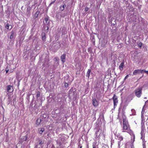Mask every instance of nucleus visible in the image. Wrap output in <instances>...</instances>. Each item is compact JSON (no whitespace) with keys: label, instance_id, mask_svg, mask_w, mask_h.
<instances>
[{"label":"nucleus","instance_id":"obj_16","mask_svg":"<svg viewBox=\"0 0 148 148\" xmlns=\"http://www.w3.org/2000/svg\"><path fill=\"white\" fill-rule=\"evenodd\" d=\"M41 120L40 118H38L36 121V124L38 125L41 122Z\"/></svg>","mask_w":148,"mask_h":148},{"label":"nucleus","instance_id":"obj_24","mask_svg":"<svg viewBox=\"0 0 148 148\" xmlns=\"http://www.w3.org/2000/svg\"><path fill=\"white\" fill-rule=\"evenodd\" d=\"M44 25L45 26H47L49 27L50 26V22L49 21L47 23L45 24H44Z\"/></svg>","mask_w":148,"mask_h":148},{"label":"nucleus","instance_id":"obj_7","mask_svg":"<svg viewBox=\"0 0 148 148\" xmlns=\"http://www.w3.org/2000/svg\"><path fill=\"white\" fill-rule=\"evenodd\" d=\"M101 129H99L97 131L95 134L96 138H98L99 136L101 134Z\"/></svg>","mask_w":148,"mask_h":148},{"label":"nucleus","instance_id":"obj_27","mask_svg":"<svg viewBox=\"0 0 148 148\" xmlns=\"http://www.w3.org/2000/svg\"><path fill=\"white\" fill-rule=\"evenodd\" d=\"M144 107H145V105L143 106V109H142V111L141 112V115H142V116L143 114H144Z\"/></svg>","mask_w":148,"mask_h":148},{"label":"nucleus","instance_id":"obj_11","mask_svg":"<svg viewBox=\"0 0 148 148\" xmlns=\"http://www.w3.org/2000/svg\"><path fill=\"white\" fill-rule=\"evenodd\" d=\"M44 131L45 129L43 128H39L38 129L39 133L40 134H42Z\"/></svg>","mask_w":148,"mask_h":148},{"label":"nucleus","instance_id":"obj_40","mask_svg":"<svg viewBox=\"0 0 148 148\" xmlns=\"http://www.w3.org/2000/svg\"><path fill=\"white\" fill-rule=\"evenodd\" d=\"M134 18H135L134 20H133V22H135L136 21V16H134Z\"/></svg>","mask_w":148,"mask_h":148},{"label":"nucleus","instance_id":"obj_45","mask_svg":"<svg viewBox=\"0 0 148 148\" xmlns=\"http://www.w3.org/2000/svg\"><path fill=\"white\" fill-rule=\"evenodd\" d=\"M122 132H125V131H123Z\"/></svg>","mask_w":148,"mask_h":148},{"label":"nucleus","instance_id":"obj_35","mask_svg":"<svg viewBox=\"0 0 148 148\" xmlns=\"http://www.w3.org/2000/svg\"><path fill=\"white\" fill-rule=\"evenodd\" d=\"M56 0H54L53 1H52L49 4V6H51L52 4L54 3L55 2Z\"/></svg>","mask_w":148,"mask_h":148},{"label":"nucleus","instance_id":"obj_32","mask_svg":"<svg viewBox=\"0 0 148 148\" xmlns=\"http://www.w3.org/2000/svg\"><path fill=\"white\" fill-rule=\"evenodd\" d=\"M89 8L87 7H86L85 8V12H87L88 11Z\"/></svg>","mask_w":148,"mask_h":148},{"label":"nucleus","instance_id":"obj_20","mask_svg":"<svg viewBox=\"0 0 148 148\" xmlns=\"http://www.w3.org/2000/svg\"><path fill=\"white\" fill-rule=\"evenodd\" d=\"M14 33L13 32H11V34L10 36V38L11 39H13L14 38Z\"/></svg>","mask_w":148,"mask_h":148},{"label":"nucleus","instance_id":"obj_17","mask_svg":"<svg viewBox=\"0 0 148 148\" xmlns=\"http://www.w3.org/2000/svg\"><path fill=\"white\" fill-rule=\"evenodd\" d=\"M91 71L90 69H88V70L87 72V73L86 75V76L88 77V78H89L90 76V74Z\"/></svg>","mask_w":148,"mask_h":148},{"label":"nucleus","instance_id":"obj_19","mask_svg":"<svg viewBox=\"0 0 148 148\" xmlns=\"http://www.w3.org/2000/svg\"><path fill=\"white\" fill-rule=\"evenodd\" d=\"M66 7V5L65 4L63 5L62 6H61L60 8V10L62 11L64 10V9Z\"/></svg>","mask_w":148,"mask_h":148},{"label":"nucleus","instance_id":"obj_18","mask_svg":"<svg viewBox=\"0 0 148 148\" xmlns=\"http://www.w3.org/2000/svg\"><path fill=\"white\" fill-rule=\"evenodd\" d=\"M43 28V29H45V31H47V32L48 31V30L49 28V27L44 25Z\"/></svg>","mask_w":148,"mask_h":148},{"label":"nucleus","instance_id":"obj_48","mask_svg":"<svg viewBox=\"0 0 148 148\" xmlns=\"http://www.w3.org/2000/svg\"><path fill=\"white\" fill-rule=\"evenodd\" d=\"M148 101H148H146V102H145V103H146L147 102V101Z\"/></svg>","mask_w":148,"mask_h":148},{"label":"nucleus","instance_id":"obj_28","mask_svg":"<svg viewBox=\"0 0 148 148\" xmlns=\"http://www.w3.org/2000/svg\"><path fill=\"white\" fill-rule=\"evenodd\" d=\"M131 111L132 112L133 115H134L135 114V111L134 109H132L131 110Z\"/></svg>","mask_w":148,"mask_h":148},{"label":"nucleus","instance_id":"obj_15","mask_svg":"<svg viewBox=\"0 0 148 148\" xmlns=\"http://www.w3.org/2000/svg\"><path fill=\"white\" fill-rule=\"evenodd\" d=\"M39 11H37L35 13V14L34 16V18H37L38 16V14H39Z\"/></svg>","mask_w":148,"mask_h":148},{"label":"nucleus","instance_id":"obj_29","mask_svg":"<svg viewBox=\"0 0 148 148\" xmlns=\"http://www.w3.org/2000/svg\"><path fill=\"white\" fill-rule=\"evenodd\" d=\"M142 45V43L141 42H140L138 44V47L140 48H141Z\"/></svg>","mask_w":148,"mask_h":148},{"label":"nucleus","instance_id":"obj_2","mask_svg":"<svg viewBox=\"0 0 148 148\" xmlns=\"http://www.w3.org/2000/svg\"><path fill=\"white\" fill-rule=\"evenodd\" d=\"M142 88L140 87L136 89L134 91L136 95L138 97H140L142 94Z\"/></svg>","mask_w":148,"mask_h":148},{"label":"nucleus","instance_id":"obj_22","mask_svg":"<svg viewBox=\"0 0 148 148\" xmlns=\"http://www.w3.org/2000/svg\"><path fill=\"white\" fill-rule=\"evenodd\" d=\"M10 26V25L9 24L7 23V24H5V28L7 29H8L9 28Z\"/></svg>","mask_w":148,"mask_h":148},{"label":"nucleus","instance_id":"obj_21","mask_svg":"<svg viewBox=\"0 0 148 148\" xmlns=\"http://www.w3.org/2000/svg\"><path fill=\"white\" fill-rule=\"evenodd\" d=\"M36 96L37 98H38V97H40V92L39 91L37 92Z\"/></svg>","mask_w":148,"mask_h":148},{"label":"nucleus","instance_id":"obj_43","mask_svg":"<svg viewBox=\"0 0 148 148\" xmlns=\"http://www.w3.org/2000/svg\"><path fill=\"white\" fill-rule=\"evenodd\" d=\"M11 27L10 28V29H12V27L11 26Z\"/></svg>","mask_w":148,"mask_h":148},{"label":"nucleus","instance_id":"obj_37","mask_svg":"<svg viewBox=\"0 0 148 148\" xmlns=\"http://www.w3.org/2000/svg\"><path fill=\"white\" fill-rule=\"evenodd\" d=\"M24 139L25 138V139L24 140L25 141H26L27 140V136H24Z\"/></svg>","mask_w":148,"mask_h":148},{"label":"nucleus","instance_id":"obj_30","mask_svg":"<svg viewBox=\"0 0 148 148\" xmlns=\"http://www.w3.org/2000/svg\"><path fill=\"white\" fill-rule=\"evenodd\" d=\"M9 70V68H8V66H7L6 68L5 69V71H6V73H7Z\"/></svg>","mask_w":148,"mask_h":148},{"label":"nucleus","instance_id":"obj_36","mask_svg":"<svg viewBox=\"0 0 148 148\" xmlns=\"http://www.w3.org/2000/svg\"><path fill=\"white\" fill-rule=\"evenodd\" d=\"M129 76V75H127L124 78V81H125L126 79H127L128 77Z\"/></svg>","mask_w":148,"mask_h":148},{"label":"nucleus","instance_id":"obj_23","mask_svg":"<svg viewBox=\"0 0 148 148\" xmlns=\"http://www.w3.org/2000/svg\"><path fill=\"white\" fill-rule=\"evenodd\" d=\"M72 93H73V92L72 91V90H71V89H70L69 91V97H70V98L71 97V94Z\"/></svg>","mask_w":148,"mask_h":148},{"label":"nucleus","instance_id":"obj_9","mask_svg":"<svg viewBox=\"0 0 148 148\" xmlns=\"http://www.w3.org/2000/svg\"><path fill=\"white\" fill-rule=\"evenodd\" d=\"M141 133L142 132H143L144 131V130L145 128V125L144 123L143 122V120H142L141 122Z\"/></svg>","mask_w":148,"mask_h":148},{"label":"nucleus","instance_id":"obj_26","mask_svg":"<svg viewBox=\"0 0 148 148\" xmlns=\"http://www.w3.org/2000/svg\"><path fill=\"white\" fill-rule=\"evenodd\" d=\"M129 148H134L133 143H131L129 147Z\"/></svg>","mask_w":148,"mask_h":148},{"label":"nucleus","instance_id":"obj_13","mask_svg":"<svg viewBox=\"0 0 148 148\" xmlns=\"http://www.w3.org/2000/svg\"><path fill=\"white\" fill-rule=\"evenodd\" d=\"M62 34L64 35L66 33V28L65 27H64L62 28Z\"/></svg>","mask_w":148,"mask_h":148},{"label":"nucleus","instance_id":"obj_47","mask_svg":"<svg viewBox=\"0 0 148 148\" xmlns=\"http://www.w3.org/2000/svg\"><path fill=\"white\" fill-rule=\"evenodd\" d=\"M134 138H135V136H134Z\"/></svg>","mask_w":148,"mask_h":148},{"label":"nucleus","instance_id":"obj_39","mask_svg":"<svg viewBox=\"0 0 148 148\" xmlns=\"http://www.w3.org/2000/svg\"><path fill=\"white\" fill-rule=\"evenodd\" d=\"M121 144V141H120L118 142V145L119 147V146Z\"/></svg>","mask_w":148,"mask_h":148},{"label":"nucleus","instance_id":"obj_38","mask_svg":"<svg viewBox=\"0 0 148 148\" xmlns=\"http://www.w3.org/2000/svg\"><path fill=\"white\" fill-rule=\"evenodd\" d=\"M46 39V37L45 36H43L42 37V39L43 40H45Z\"/></svg>","mask_w":148,"mask_h":148},{"label":"nucleus","instance_id":"obj_25","mask_svg":"<svg viewBox=\"0 0 148 148\" xmlns=\"http://www.w3.org/2000/svg\"><path fill=\"white\" fill-rule=\"evenodd\" d=\"M143 133L142 132V134L141 133V132L140 133L141 135V138L142 139V140H143L144 138V136L143 134Z\"/></svg>","mask_w":148,"mask_h":148},{"label":"nucleus","instance_id":"obj_8","mask_svg":"<svg viewBox=\"0 0 148 148\" xmlns=\"http://www.w3.org/2000/svg\"><path fill=\"white\" fill-rule=\"evenodd\" d=\"M66 56V54H63L60 57V58L61 60V61L63 62V63H64L65 62Z\"/></svg>","mask_w":148,"mask_h":148},{"label":"nucleus","instance_id":"obj_34","mask_svg":"<svg viewBox=\"0 0 148 148\" xmlns=\"http://www.w3.org/2000/svg\"><path fill=\"white\" fill-rule=\"evenodd\" d=\"M143 72H144L146 73H147L148 74V71H146L145 70L143 69Z\"/></svg>","mask_w":148,"mask_h":148},{"label":"nucleus","instance_id":"obj_42","mask_svg":"<svg viewBox=\"0 0 148 148\" xmlns=\"http://www.w3.org/2000/svg\"><path fill=\"white\" fill-rule=\"evenodd\" d=\"M43 117H44V118H46V115H43Z\"/></svg>","mask_w":148,"mask_h":148},{"label":"nucleus","instance_id":"obj_3","mask_svg":"<svg viewBox=\"0 0 148 148\" xmlns=\"http://www.w3.org/2000/svg\"><path fill=\"white\" fill-rule=\"evenodd\" d=\"M129 127L128 122L126 121L125 119L123 120V130H127Z\"/></svg>","mask_w":148,"mask_h":148},{"label":"nucleus","instance_id":"obj_5","mask_svg":"<svg viewBox=\"0 0 148 148\" xmlns=\"http://www.w3.org/2000/svg\"><path fill=\"white\" fill-rule=\"evenodd\" d=\"M143 72V70L141 69H137L134 71L133 73V75H136L140 73H142Z\"/></svg>","mask_w":148,"mask_h":148},{"label":"nucleus","instance_id":"obj_1","mask_svg":"<svg viewBox=\"0 0 148 148\" xmlns=\"http://www.w3.org/2000/svg\"><path fill=\"white\" fill-rule=\"evenodd\" d=\"M37 143L35 148H38V145H39L41 146L44 143V139L41 138H38L36 139Z\"/></svg>","mask_w":148,"mask_h":148},{"label":"nucleus","instance_id":"obj_4","mask_svg":"<svg viewBox=\"0 0 148 148\" xmlns=\"http://www.w3.org/2000/svg\"><path fill=\"white\" fill-rule=\"evenodd\" d=\"M112 99L114 102V107L116 106L117 104L118 103V98L117 96L115 94H114Z\"/></svg>","mask_w":148,"mask_h":148},{"label":"nucleus","instance_id":"obj_14","mask_svg":"<svg viewBox=\"0 0 148 148\" xmlns=\"http://www.w3.org/2000/svg\"><path fill=\"white\" fill-rule=\"evenodd\" d=\"M49 17L47 16L46 17H45V22L44 21L43 22L44 24H46L48 22L49 20Z\"/></svg>","mask_w":148,"mask_h":148},{"label":"nucleus","instance_id":"obj_41","mask_svg":"<svg viewBox=\"0 0 148 148\" xmlns=\"http://www.w3.org/2000/svg\"><path fill=\"white\" fill-rule=\"evenodd\" d=\"M78 148H82V145H81V146H78Z\"/></svg>","mask_w":148,"mask_h":148},{"label":"nucleus","instance_id":"obj_46","mask_svg":"<svg viewBox=\"0 0 148 148\" xmlns=\"http://www.w3.org/2000/svg\"><path fill=\"white\" fill-rule=\"evenodd\" d=\"M144 99H146V98H147V97H144Z\"/></svg>","mask_w":148,"mask_h":148},{"label":"nucleus","instance_id":"obj_10","mask_svg":"<svg viewBox=\"0 0 148 148\" xmlns=\"http://www.w3.org/2000/svg\"><path fill=\"white\" fill-rule=\"evenodd\" d=\"M12 88V86L10 85H8L7 86V90L8 92H12L13 90H11V88Z\"/></svg>","mask_w":148,"mask_h":148},{"label":"nucleus","instance_id":"obj_33","mask_svg":"<svg viewBox=\"0 0 148 148\" xmlns=\"http://www.w3.org/2000/svg\"><path fill=\"white\" fill-rule=\"evenodd\" d=\"M119 138L120 140V141H121V140H123V138L122 136H120L119 137Z\"/></svg>","mask_w":148,"mask_h":148},{"label":"nucleus","instance_id":"obj_44","mask_svg":"<svg viewBox=\"0 0 148 148\" xmlns=\"http://www.w3.org/2000/svg\"><path fill=\"white\" fill-rule=\"evenodd\" d=\"M96 148L94 146H93V148Z\"/></svg>","mask_w":148,"mask_h":148},{"label":"nucleus","instance_id":"obj_6","mask_svg":"<svg viewBox=\"0 0 148 148\" xmlns=\"http://www.w3.org/2000/svg\"><path fill=\"white\" fill-rule=\"evenodd\" d=\"M92 104L95 107H97L98 106V103L95 99H92Z\"/></svg>","mask_w":148,"mask_h":148},{"label":"nucleus","instance_id":"obj_12","mask_svg":"<svg viewBox=\"0 0 148 148\" xmlns=\"http://www.w3.org/2000/svg\"><path fill=\"white\" fill-rule=\"evenodd\" d=\"M124 62H122L121 63V64L119 66V68L121 71H122L123 69V66H124Z\"/></svg>","mask_w":148,"mask_h":148},{"label":"nucleus","instance_id":"obj_31","mask_svg":"<svg viewBox=\"0 0 148 148\" xmlns=\"http://www.w3.org/2000/svg\"><path fill=\"white\" fill-rule=\"evenodd\" d=\"M68 84L67 83H64V86L65 87L67 88L68 87Z\"/></svg>","mask_w":148,"mask_h":148}]
</instances>
